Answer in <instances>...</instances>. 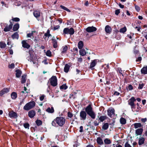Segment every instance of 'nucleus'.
<instances>
[{
  "mask_svg": "<svg viewBox=\"0 0 147 147\" xmlns=\"http://www.w3.org/2000/svg\"><path fill=\"white\" fill-rule=\"evenodd\" d=\"M65 119L63 117H57L52 121V124L53 126H56L57 123L59 126H62L65 124Z\"/></svg>",
  "mask_w": 147,
  "mask_h": 147,
  "instance_id": "obj_1",
  "label": "nucleus"
},
{
  "mask_svg": "<svg viewBox=\"0 0 147 147\" xmlns=\"http://www.w3.org/2000/svg\"><path fill=\"white\" fill-rule=\"evenodd\" d=\"M85 111L87 114L93 119L96 117V114L92 110V107L90 105H88L85 109Z\"/></svg>",
  "mask_w": 147,
  "mask_h": 147,
  "instance_id": "obj_2",
  "label": "nucleus"
},
{
  "mask_svg": "<svg viewBox=\"0 0 147 147\" xmlns=\"http://www.w3.org/2000/svg\"><path fill=\"white\" fill-rule=\"evenodd\" d=\"M136 100L134 97H131L128 100V104L130 106L131 108L132 109V111L134 110L136 107V105L134 104V102H135Z\"/></svg>",
  "mask_w": 147,
  "mask_h": 147,
  "instance_id": "obj_3",
  "label": "nucleus"
},
{
  "mask_svg": "<svg viewBox=\"0 0 147 147\" xmlns=\"http://www.w3.org/2000/svg\"><path fill=\"white\" fill-rule=\"evenodd\" d=\"M35 105V102L34 101L29 102L27 103L24 107V109L28 111L31 109Z\"/></svg>",
  "mask_w": 147,
  "mask_h": 147,
  "instance_id": "obj_4",
  "label": "nucleus"
},
{
  "mask_svg": "<svg viewBox=\"0 0 147 147\" xmlns=\"http://www.w3.org/2000/svg\"><path fill=\"white\" fill-rule=\"evenodd\" d=\"M10 24L9 25H8L6 24H4L1 23V25L2 27H3V26H5V28H4V31L5 32H8L12 28L13 26V24L10 21Z\"/></svg>",
  "mask_w": 147,
  "mask_h": 147,
  "instance_id": "obj_5",
  "label": "nucleus"
},
{
  "mask_svg": "<svg viewBox=\"0 0 147 147\" xmlns=\"http://www.w3.org/2000/svg\"><path fill=\"white\" fill-rule=\"evenodd\" d=\"M63 32L65 34H69L71 35H73L74 33V30L72 28L69 29L67 28H65L64 29Z\"/></svg>",
  "mask_w": 147,
  "mask_h": 147,
  "instance_id": "obj_6",
  "label": "nucleus"
},
{
  "mask_svg": "<svg viewBox=\"0 0 147 147\" xmlns=\"http://www.w3.org/2000/svg\"><path fill=\"white\" fill-rule=\"evenodd\" d=\"M50 83L51 86H55L57 84V79L55 76H53L50 79Z\"/></svg>",
  "mask_w": 147,
  "mask_h": 147,
  "instance_id": "obj_7",
  "label": "nucleus"
},
{
  "mask_svg": "<svg viewBox=\"0 0 147 147\" xmlns=\"http://www.w3.org/2000/svg\"><path fill=\"white\" fill-rule=\"evenodd\" d=\"M86 114L85 111H81L80 113V116L81 120H85L86 118Z\"/></svg>",
  "mask_w": 147,
  "mask_h": 147,
  "instance_id": "obj_8",
  "label": "nucleus"
},
{
  "mask_svg": "<svg viewBox=\"0 0 147 147\" xmlns=\"http://www.w3.org/2000/svg\"><path fill=\"white\" fill-rule=\"evenodd\" d=\"M86 30L87 32L90 33L96 31L97 28L93 26H89L86 28Z\"/></svg>",
  "mask_w": 147,
  "mask_h": 147,
  "instance_id": "obj_9",
  "label": "nucleus"
},
{
  "mask_svg": "<svg viewBox=\"0 0 147 147\" xmlns=\"http://www.w3.org/2000/svg\"><path fill=\"white\" fill-rule=\"evenodd\" d=\"M98 60L94 59L91 61V62L90 63V68L92 69H93V67L96 65L97 62Z\"/></svg>",
  "mask_w": 147,
  "mask_h": 147,
  "instance_id": "obj_10",
  "label": "nucleus"
},
{
  "mask_svg": "<svg viewBox=\"0 0 147 147\" xmlns=\"http://www.w3.org/2000/svg\"><path fill=\"white\" fill-rule=\"evenodd\" d=\"M31 51H29V53L30 54L29 56L28 57H27V59L28 61H32L33 62V63L34 64L35 63L33 59V55L31 53Z\"/></svg>",
  "mask_w": 147,
  "mask_h": 147,
  "instance_id": "obj_11",
  "label": "nucleus"
},
{
  "mask_svg": "<svg viewBox=\"0 0 147 147\" xmlns=\"http://www.w3.org/2000/svg\"><path fill=\"white\" fill-rule=\"evenodd\" d=\"M9 91V89L7 88H4L3 90H1L0 92V96H1L4 94L7 93Z\"/></svg>",
  "mask_w": 147,
  "mask_h": 147,
  "instance_id": "obj_12",
  "label": "nucleus"
},
{
  "mask_svg": "<svg viewBox=\"0 0 147 147\" xmlns=\"http://www.w3.org/2000/svg\"><path fill=\"white\" fill-rule=\"evenodd\" d=\"M107 112L108 115L111 117L112 115L114 114L115 110L113 108H110L108 110Z\"/></svg>",
  "mask_w": 147,
  "mask_h": 147,
  "instance_id": "obj_13",
  "label": "nucleus"
},
{
  "mask_svg": "<svg viewBox=\"0 0 147 147\" xmlns=\"http://www.w3.org/2000/svg\"><path fill=\"white\" fill-rule=\"evenodd\" d=\"M28 93L27 92H24L22 91L21 92V94L22 95V96H23V95L24 94H25V95L24 96H25V97L23 99H22L21 101L20 102V105H22V104H23L24 103V99L26 96L28 95Z\"/></svg>",
  "mask_w": 147,
  "mask_h": 147,
  "instance_id": "obj_14",
  "label": "nucleus"
},
{
  "mask_svg": "<svg viewBox=\"0 0 147 147\" xmlns=\"http://www.w3.org/2000/svg\"><path fill=\"white\" fill-rule=\"evenodd\" d=\"M9 116L11 118H16L17 117L16 113L13 111L10 112L9 113Z\"/></svg>",
  "mask_w": 147,
  "mask_h": 147,
  "instance_id": "obj_15",
  "label": "nucleus"
},
{
  "mask_svg": "<svg viewBox=\"0 0 147 147\" xmlns=\"http://www.w3.org/2000/svg\"><path fill=\"white\" fill-rule=\"evenodd\" d=\"M51 35L50 34V30L48 29L47 32L45 34L44 37L45 40H48L49 37Z\"/></svg>",
  "mask_w": 147,
  "mask_h": 147,
  "instance_id": "obj_16",
  "label": "nucleus"
},
{
  "mask_svg": "<svg viewBox=\"0 0 147 147\" xmlns=\"http://www.w3.org/2000/svg\"><path fill=\"white\" fill-rule=\"evenodd\" d=\"M105 31L107 33L110 34L111 32L112 29L109 26L107 25L105 28Z\"/></svg>",
  "mask_w": 147,
  "mask_h": 147,
  "instance_id": "obj_17",
  "label": "nucleus"
},
{
  "mask_svg": "<svg viewBox=\"0 0 147 147\" xmlns=\"http://www.w3.org/2000/svg\"><path fill=\"white\" fill-rule=\"evenodd\" d=\"M143 129L142 128L138 129L136 130V134L137 135H140L142 134Z\"/></svg>",
  "mask_w": 147,
  "mask_h": 147,
  "instance_id": "obj_18",
  "label": "nucleus"
},
{
  "mask_svg": "<svg viewBox=\"0 0 147 147\" xmlns=\"http://www.w3.org/2000/svg\"><path fill=\"white\" fill-rule=\"evenodd\" d=\"M35 115V112L34 111H30L28 113V115L29 117L31 118H32Z\"/></svg>",
  "mask_w": 147,
  "mask_h": 147,
  "instance_id": "obj_19",
  "label": "nucleus"
},
{
  "mask_svg": "<svg viewBox=\"0 0 147 147\" xmlns=\"http://www.w3.org/2000/svg\"><path fill=\"white\" fill-rule=\"evenodd\" d=\"M22 47L24 48L28 49L30 47V45L26 43V41L25 40L22 41Z\"/></svg>",
  "mask_w": 147,
  "mask_h": 147,
  "instance_id": "obj_20",
  "label": "nucleus"
},
{
  "mask_svg": "<svg viewBox=\"0 0 147 147\" xmlns=\"http://www.w3.org/2000/svg\"><path fill=\"white\" fill-rule=\"evenodd\" d=\"M145 139L143 137H140L139 139L138 144L140 145L143 144L144 142Z\"/></svg>",
  "mask_w": 147,
  "mask_h": 147,
  "instance_id": "obj_21",
  "label": "nucleus"
},
{
  "mask_svg": "<svg viewBox=\"0 0 147 147\" xmlns=\"http://www.w3.org/2000/svg\"><path fill=\"white\" fill-rule=\"evenodd\" d=\"M70 65L69 64H66L64 68V71L66 73H67L70 69Z\"/></svg>",
  "mask_w": 147,
  "mask_h": 147,
  "instance_id": "obj_22",
  "label": "nucleus"
},
{
  "mask_svg": "<svg viewBox=\"0 0 147 147\" xmlns=\"http://www.w3.org/2000/svg\"><path fill=\"white\" fill-rule=\"evenodd\" d=\"M46 111L49 113H53L54 112L53 107H52L51 108L49 107L47 109Z\"/></svg>",
  "mask_w": 147,
  "mask_h": 147,
  "instance_id": "obj_23",
  "label": "nucleus"
},
{
  "mask_svg": "<svg viewBox=\"0 0 147 147\" xmlns=\"http://www.w3.org/2000/svg\"><path fill=\"white\" fill-rule=\"evenodd\" d=\"M34 16L36 18L39 17L40 16V13L39 11H35L34 12Z\"/></svg>",
  "mask_w": 147,
  "mask_h": 147,
  "instance_id": "obj_24",
  "label": "nucleus"
},
{
  "mask_svg": "<svg viewBox=\"0 0 147 147\" xmlns=\"http://www.w3.org/2000/svg\"><path fill=\"white\" fill-rule=\"evenodd\" d=\"M16 77L17 78H19L22 74L21 71L19 69H17L16 71Z\"/></svg>",
  "mask_w": 147,
  "mask_h": 147,
  "instance_id": "obj_25",
  "label": "nucleus"
},
{
  "mask_svg": "<svg viewBox=\"0 0 147 147\" xmlns=\"http://www.w3.org/2000/svg\"><path fill=\"white\" fill-rule=\"evenodd\" d=\"M67 49V46L66 45L63 47L61 49V53L62 54L65 53L66 52Z\"/></svg>",
  "mask_w": 147,
  "mask_h": 147,
  "instance_id": "obj_26",
  "label": "nucleus"
},
{
  "mask_svg": "<svg viewBox=\"0 0 147 147\" xmlns=\"http://www.w3.org/2000/svg\"><path fill=\"white\" fill-rule=\"evenodd\" d=\"M142 74H147V66L144 67L141 70Z\"/></svg>",
  "mask_w": 147,
  "mask_h": 147,
  "instance_id": "obj_27",
  "label": "nucleus"
},
{
  "mask_svg": "<svg viewBox=\"0 0 147 147\" xmlns=\"http://www.w3.org/2000/svg\"><path fill=\"white\" fill-rule=\"evenodd\" d=\"M136 107L134 110H133V112H138L140 109L141 108L140 107L139 104L138 103H137L136 104Z\"/></svg>",
  "mask_w": 147,
  "mask_h": 147,
  "instance_id": "obj_28",
  "label": "nucleus"
},
{
  "mask_svg": "<svg viewBox=\"0 0 147 147\" xmlns=\"http://www.w3.org/2000/svg\"><path fill=\"white\" fill-rule=\"evenodd\" d=\"M26 75L24 74L22 76L21 80V83L22 84L24 83L25 82L26 80Z\"/></svg>",
  "mask_w": 147,
  "mask_h": 147,
  "instance_id": "obj_29",
  "label": "nucleus"
},
{
  "mask_svg": "<svg viewBox=\"0 0 147 147\" xmlns=\"http://www.w3.org/2000/svg\"><path fill=\"white\" fill-rule=\"evenodd\" d=\"M134 127L136 129L138 128L141 127L142 126V125L141 123H136L134 124Z\"/></svg>",
  "mask_w": 147,
  "mask_h": 147,
  "instance_id": "obj_30",
  "label": "nucleus"
},
{
  "mask_svg": "<svg viewBox=\"0 0 147 147\" xmlns=\"http://www.w3.org/2000/svg\"><path fill=\"white\" fill-rule=\"evenodd\" d=\"M52 43L53 44V47L54 48H56L57 47V42L55 39L52 40Z\"/></svg>",
  "mask_w": 147,
  "mask_h": 147,
  "instance_id": "obj_31",
  "label": "nucleus"
},
{
  "mask_svg": "<svg viewBox=\"0 0 147 147\" xmlns=\"http://www.w3.org/2000/svg\"><path fill=\"white\" fill-rule=\"evenodd\" d=\"M11 95V98L13 99H15L17 97V94L15 92H13Z\"/></svg>",
  "mask_w": 147,
  "mask_h": 147,
  "instance_id": "obj_32",
  "label": "nucleus"
},
{
  "mask_svg": "<svg viewBox=\"0 0 147 147\" xmlns=\"http://www.w3.org/2000/svg\"><path fill=\"white\" fill-rule=\"evenodd\" d=\"M97 142L98 144L100 145H102L103 144L102 140L99 137L97 138Z\"/></svg>",
  "mask_w": 147,
  "mask_h": 147,
  "instance_id": "obj_33",
  "label": "nucleus"
},
{
  "mask_svg": "<svg viewBox=\"0 0 147 147\" xmlns=\"http://www.w3.org/2000/svg\"><path fill=\"white\" fill-rule=\"evenodd\" d=\"M19 28V25L17 23L14 25L13 29L14 31H16L18 30Z\"/></svg>",
  "mask_w": 147,
  "mask_h": 147,
  "instance_id": "obj_34",
  "label": "nucleus"
},
{
  "mask_svg": "<svg viewBox=\"0 0 147 147\" xmlns=\"http://www.w3.org/2000/svg\"><path fill=\"white\" fill-rule=\"evenodd\" d=\"M109 127V124L108 123H104L102 126V128L104 130L107 129Z\"/></svg>",
  "mask_w": 147,
  "mask_h": 147,
  "instance_id": "obj_35",
  "label": "nucleus"
},
{
  "mask_svg": "<svg viewBox=\"0 0 147 147\" xmlns=\"http://www.w3.org/2000/svg\"><path fill=\"white\" fill-rule=\"evenodd\" d=\"M80 54L82 56H84L86 54V52L84 49H81L79 51Z\"/></svg>",
  "mask_w": 147,
  "mask_h": 147,
  "instance_id": "obj_36",
  "label": "nucleus"
},
{
  "mask_svg": "<svg viewBox=\"0 0 147 147\" xmlns=\"http://www.w3.org/2000/svg\"><path fill=\"white\" fill-rule=\"evenodd\" d=\"M84 44L82 41H80L78 43V47L79 49H81L83 47Z\"/></svg>",
  "mask_w": 147,
  "mask_h": 147,
  "instance_id": "obj_37",
  "label": "nucleus"
},
{
  "mask_svg": "<svg viewBox=\"0 0 147 147\" xmlns=\"http://www.w3.org/2000/svg\"><path fill=\"white\" fill-rule=\"evenodd\" d=\"M11 37L13 39L15 38L18 39L19 37V35L18 33L17 32H15L12 35Z\"/></svg>",
  "mask_w": 147,
  "mask_h": 147,
  "instance_id": "obj_38",
  "label": "nucleus"
},
{
  "mask_svg": "<svg viewBox=\"0 0 147 147\" xmlns=\"http://www.w3.org/2000/svg\"><path fill=\"white\" fill-rule=\"evenodd\" d=\"M107 118V117L106 116H101L100 117L99 119L102 122L104 120Z\"/></svg>",
  "mask_w": 147,
  "mask_h": 147,
  "instance_id": "obj_39",
  "label": "nucleus"
},
{
  "mask_svg": "<svg viewBox=\"0 0 147 147\" xmlns=\"http://www.w3.org/2000/svg\"><path fill=\"white\" fill-rule=\"evenodd\" d=\"M104 142L105 144H109L111 143V140L108 138H106L104 140Z\"/></svg>",
  "mask_w": 147,
  "mask_h": 147,
  "instance_id": "obj_40",
  "label": "nucleus"
},
{
  "mask_svg": "<svg viewBox=\"0 0 147 147\" xmlns=\"http://www.w3.org/2000/svg\"><path fill=\"white\" fill-rule=\"evenodd\" d=\"M116 70L118 73H119L120 75H122L123 76L122 73V70L120 68H118L116 69Z\"/></svg>",
  "mask_w": 147,
  "mask_h": 147,
  "instance_id": "obj_41",
  "label": "nucleus"
},
{
  "mask_svg": "<svg viewBox=\"0 0 147 147\" xmlns=\"http://www.w3.org/2000/svg\"><path fill=\"white\" fill-rule=\"evenodd\" d=\"M60 7L62 9H63V10H65L68 12H70L71 11L67 9V8H66V7L62 5H61L60 6Z\"/></svg>",
  "mask_w": 147,
  "mask_h": 147,
  "instance_id": "obj_42",
  "label": "nucleus"
},
{
  "mask_svg": "<svg viewBox=\"0 0 147 147\" xmlns=\"http://www.w3.org/2000/svg\"><path fill=\"white\" fill-rule=\"evenodd\" d=\"M6 44L4 42H1L0 43V47L3 48L6 47Z\"/></svg>",
  "mask_w": 147,
  "mask_h": 147,
  "instance_id": "obj_43",
  "label": "nucleus"
},
{
  "mask_svg": "<svg viewBox=\"0 0 147 147\" xmlns=\"http://www.w3.org/2000/svg\"><path fill=\"white\" fill-rule=\"evenodd\" d=\"M120 122L121 124H124L126 123V120L124 118H121L120 119Z\"/></svg>",
  "mask_w": 147,
  "mask_h": 147,
  "instance_id": "obj_44",
  "label": "nucleus"
},
{
  "mask_svg": "<svg viewBox=\"0 0 147 147\" xmlns=\"http://www.w3.org/2000/svg\"><path fill=\"white\" fill-rule=\"evenodd\" d=\"M36 125L39 126L42 124V121L40 120L37 119L36 121Z\"/></svg>",
  "mask_w": 147,
  "mask_h": 147,
  "instance_id": "obj_45",
  "label": "nucleus"
},
{
  "mask_svg": "<svg viewBox=\"0 0 147 147\" xmlns=\"http://www.w3.org/2000/svg\"><path fill=\"white\" fill-rule=\"evenodd\" d=\"M126 27H124L121 29L120 30L119 32L121 33H124L126 31Z\"/></svg>",
  "mask_w": 147,
  "mask_h": 147,
  "instance_id": "obj_46",
  "label": "nucleus"
},
{
  "mask_svg": "<svg viewBox=\"0 0 147 147\" xmlns=\"http://www.w3.org/2000/svg\"><path fill=\"white\" fill-rule=\"evenodd\" d=\"M67 88V86L65 84H63L60 86L61 89L66 90Z\"/></svg>",
  "mask_w": 147,
  "mask_h": 147,
  "instance_id": "obj_47",
  "label": "nucleus"
},
{
  "mask_svg": "<svg viewBox=\"0 0 147 147\" xmlns=\"http://www.w3.org/2000/svg\"><path fill=\"white\" fill-rule=\"evenodd\" d=\"M46 55L48 56H51V52L50 50H48L46 53Z\"/></svg>",
  "mask_w": 147,
  "mask_h": 147,
  "instance_id": "obj_48",
  "label": "nucleus"
},
{
  "mask_svg": "<svg viewBox=\"0 0 147 147\" xmlns=\"http://www.w3.org/2000/svg\"><path fill=\"white\" fill-rule=\"evenodd\" d=\"M144 84L143 83L140 84L138 87V89H142L143 86H144Z\"/></svg>",
  "mask_w": 147,
  "mask_h": 147,
  "instance_id": "obj_49",
  "label": "nucleus"
},
{
  "mask_svg": "<svg viewBox=\"0 0 147 147\" xmlns=\"http://www.w3.org/2000/svg\"><path fill=\"white\" fill-rule=\"evenodd\" d=\"M24 126L26 128L29 129V125L28 123H26L24 124Z\"/></svg>",
  "mask_w": 147,
  "mask_h": 147,
  "instance_id": "obj_50",
  "label": "nucleus"
},
{
  "mask_svg": "<svg viewBox=\"0 0 147 147\" xmlns=\"http://www.w3.org/2000/svg\"><path fill=\"white\" fill-rule=\"evenodd\" d=\"M12 20L13 21L15 22H18L20 21V19L18 18H13L12 19Z\"/></svg>",
  "mask_w": 147,
  "mask_h": 147,
  "instance_id": "obj_51",
  "label": "nucleus"
},
{
  "mask_svg": "<svg viewBox=\"0 0 147 147\" xmlns=\"http://www.w3.org/2000/svg\"><path fill=\"white\" fill-rule=\"evenodd\" d=\"M133 89V86L131 84L129 85L127 88V89L129 90H131Z\"/></svg>",
  "mask_w": 147,
  "mask_h": 147,
  "instance_id": "obj_52",
  "label": "nucleus"
},
{
  "mask_svg": "<svg viewBox=\"0 0 147 147\" xmlns=\"http://www.w3.org/2000/svg\"><path fill=\"white\" fill-rule=\"evenodd\" d=\"M14 4L16 6H19L21 5V3L20 2H16Z\"/></svg>",
  "mask_w": 147,
  "mask_h": 147,
  "instance_id": "obj_53",
  "label": "nucleus"
},
{
  "mask_svg": "<svg viewBox=\"0 0 147 147\" xmlns=\"http://www.w3.org/2000/svg\"><path fill=\"white\" fill-rule=\"evenodd\" d=\"M45 96L44 95H42L40 97V100L41 101L43 100Z\"/></svg>",
  "mask_w": 147,
  "mask_h": 147,
  "instance_id": "obj_54",
  "label": "nucleus"
},
{
  "mask_svg": "<svg viewBox=\"0 0 147 147\" xmlns=\"http://www.w3.org/2000/svg\"><path fill=\"white\" fill-rule=\"evenodd\" d=\"M135 8L137 11H139L140 10V7L137 5H135Z\"/></svg>",
  "mask_w": 147,
  "mask_h": 147,
  "instance_id": "obj_55",
  "label": "nucleus"
},
{
  "mask_svg": "<svg viewBox=\"0 0 147 147\" xmlns=\"http://www.w3.org/2000/svg\"><path fill=\"white\" fill-rule=\"evenodd\" d=\"M124 146L125 147H132L128 142L126 143Z\"/></svg>",
  "mask_w": 147,
  "mask_h": 147,
  "instance_id": "obj_56",
  "label": "nucleus"
},
{
  "mask_svg": "<svg viewBox=\"0 0 147 147\" xmlns=\"http://www.w3.org/2000/svg\"><path fill=\"white\" fill-rule=\"evenodd\" d=\"M73 114L71 113L70 112H69L68 113V117L70 118H71L73 117Z\"/></svg>",
  "mask_w": 147,
  "mask_h": 147,
  "instance_id": "obj_57",
  "label": "nucleus"
},
{
  "mask_svg": "<svg viewBox=\"0 0 147 147\" xmlns=\"http://www.w3.org/2000/svg\"><path fill=\"white\" fill-rule=\"evenodd\" d=\"M120 12V9H118L115 10V13L116 15H118Z\"/></svg>",
  "mask_w": 147,
  "mask_h": 147,
  "instance_id": "obj_58",
  "label": "nucleus"
},
{
  "mask_svg": "<svg viewBox=\"0 0 147 147\" xmlns=\"http://www.w3.org/2000/svg\"><path fill=\"white\" fill-rule=\"evenodd\" d=\"M33 32L32 31L31 33L28 34H27V36L28 37H30L31 36H32L33 35Z\"/></svg>",
  "mask_w": 147,
  "mask_h": 147,
  "instance_id": "obj_59",
  "label": "nucleus"
},
{
  "mask_svg": "<svg viewBox=\"0 0 147 147\" xmlns=\"http://www.w3.org/2000/svg\"><path fill=\"white\" fill-rule=\"evenodd\" d=\"M9 67L10 68H13L14 67V63H12L9 65Z\"/></svg>",
  "mask_w": 147,
  "mask_h": 147,
  "instance_id": "obj_60",
  "label": "nucleus"
},
{
  "mask_svg": "<svg viewBox=\"0 0 147 147\" xmlns=\"http://www.w3.org/2000/svg\"><path fill=\"white\" fill-rule=\"evenodd\" d=\"M147 119L146 118H142L141 119V121L143 123H145L147 121Z\"/></svg>",
  "mask_w": 147,
  "mask_h": 147,
  "instance_id": "obj_61",
  "label": "nucleus"
},
{
  "mask_svg": "<svg viewBox=\"0 0 147 147\" xmlns=\"http://www.w3.org/2000/svg\"><path fill=\"white\" fill-rule=\"evenodd\" d=\"M142 58L141 57H138L136 60V61L137 62H140L142 60Z\"/></svg>",
  "mask_w": 147,
  "mask_h": 147,
  "instance_id": "obj_62",
  "label": "nucleus"
},
{
  "mask_svg": "<svg viewBox=\"0 0 147 147\" xmlns=\"http://www.w3.org/2000/svg\"><path fill=\"white\" fill-rule=\"evenodd\" d=\"M119 94H120V93L117 91H115L113 94L114 95H116V96H118L119 95Z\"/></svg>",
  "mask_w": 147,
  "mask_h": 147,
  "instance_id": "obj_63",
  "label": "nucleus"
},
{
  "mask_svg": "<svg viewBox=\"0 0 147 147\" xmlns=\"http://www.w3.org/2000/svg\"><path fill=\"white\" fill-rule=\"evenodd\" d=\"M59 28V25L56 26L54 27V30H55L58 29Z\"/></svg>",
  "mask_w": 147,
  "mask_h": 147,
  "instance_id": "obj_64",
  "label": "nucleus"
}]
</instances>
